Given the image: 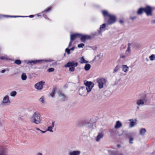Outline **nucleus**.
Here are the masks:
<instances>
[{"mask_svg":"<svg viewBox=\"0 0 155 155\" xmlns=\"http://www.w3.org/2000/svg\"><path fill=\"white\" fill-rule=\"evenodd\" d=\"M145 101V99H138L136 101V104L138 106H143L144 105Z\"/></svg>","mask_w":155,"mask_h":155,"instance_id":"14","label":"nucleus"},{"mask_svg":"<svg viewBox=\"0 0 155 155\" xmlns=\"http://www.w3.org/2000/svg\"><path fill=\"white\" fill-rule=\"evenodd\" d=\"M6 59V57L5 56H2L0 58V59L1 60H4Z\"/></svg>","mask_w":155,"mask_h":155,"instance_id":"45","label":"nucleus"},{"mask_svg":"<svg viewBox=\"0 0 155 155\" xmlns=\"http://www.w3.org/2000/svg\"><path fill=\"white\" fill-rule=\"evenodd\" d=\"M78 63L77 62H75L74 61L69 62L65 65L64 67H65L68 68L70 67L69 70L71 71H74V67L78 66Z\"/></svg>","mask_w":155,"mask_h":155,"instance_id":"2","label":"nucleus"},{"mask_svg":"<svg viewBox=\"0 0 155 155\" xmlns=\"http://www.w3.org/2000/svg\"><path fill=\"white\" fill-rule=\"evenodd\" d=\"M146 60H147V61H148V59H147V58H146Z\"/></svg>","mask_w":155,"mask_h":155,"instance_id":"60","label":"nucleus"},{"mask_svg":"<svg viewBox=\"0 0 155 155\" xmlns=\"http://www.w3.org/2000/svg\"><path fill=\"white\" fill-rule=\"evenodd\" d=\"M99 87L100 89H101L103 87V85L106 82V80L105 79L101 78L97 80V81Z\"/></svg>","mask_w":155,"mask_h":155,"instance_id":"8","label":"nucleus"},{"mask_svg":"<svg viewBox=\"0 0 155 155\" xmlns=\"http://www.w3.org/2000/svg\"><path fill=\"white\" fill-rule=\"evenodd\" d=\"M44 83L45 82L43 81H41L35 84V87L38 90H41L43 88V86Z\"/></svg>","mask_w":155,"mask_h":155,"instance_id":"11","label":"nucleus"},{"mask_svg":"<svg viewBox=\"0 0 155 155\" xmlns=\"http://www.w3.org/2000/svg\"><path fill=\"white\" fill-rule=\"evenodd\" d=\"M11 103L9 96L6 95L5 96L2 101L1 104L2 105H8Z\"/></svg>","mask_w":155,"mask_h":155,"instance_id":"7","label":"nucleus"},{"mask_svg":"<svg viewBox=\"0 0 155 155\" xmlns=\"http://www.w3.org/2000/svg\"><path fill=\"white\" fill-rule=\"evenodd\" d=\"M2 124V123H1V122L0 121V126Z\"/></svg>","mask_w":155,"mask_h":155,"instance_id":"58","label":"nucleus"},{"mask_svg":"<svg viewBox=\"0 0 155 155\" xmlns=\"http://www.w3.org/2000/svg\"><path fill=\"white\" fill-rule=\"evenodd\" d=\"M109 18L108 20V23L109 25L112 24L114 23L116 20L115 16L111 15H109Z\"/></svg>","mask_w":155,"mask_h":155,"instance_id":"10","label":"nucleus"},{"mask_svg":"<svg viewBox=\"0 0 155 155\" xmlns=\"http://www.w3.org/2000/svg\"><path fill=\"white\" fill-rule=\"evenodd\" d=\"M129 121H130V127H133L137 124V120L136 119H130Z\"/></svg>","mask_w":155,"mask_h":155,"instance_id":"19","label":"nucleus"},{"mask_svg":"<svg viewBox=\"0 0 155 155\" xmlns=\"http://www.w3.org/2000/svg\"><path fill=\"white\" fill-rule=\"evenodd\" d=\"M30 120L33 123L38 124L41 123L42 117L39 113L35 112L30 118Z\"/></svg>","mask_w":155,"mask_h":155,"instance_id":"1","label":"nucleus"},{"mask_svg":"<svg viewBox=\"0 0 155 155\" xmlns=\"http://www.w3.org/2000/svg\"><path fill=\"white\" fill-rule=\"evenodd\" d=\"M85 87H81L79 89V94L84 96L87 95V93L86 91Z\"/></svg>","mask_w":155,"mask_h":155,"instance_id":"9","label":"nucleus"},{"mask_svg":"<svg viewBox=\"0 0 155 155\" xmlns=\"http://www.w3.org/2000/svg\"><path fill=\"white\" fill-rule=\"evenodd\" d=\"M43 61H50L49 60H30L28 61L27 62V64H30L32 65L33 64H40L42 63Z\"/></svg>","mask_w":155,"mask_h":155,"instance_id":"6","label":"nucleus"},{"mask_svg":"<svg viewBox=\"0 0 155 155\" xmlns=\"http://www.w3.org/2000/svg\"><path fill=\"white\" fill-rule=\"evenodd\" d=\"M80 37H81V40L83 42H85L86 40L91 39V38L90 35H81Z\"/></svg>","mask_w":155,"mask_h":155,"instance_id":"13","label":"nucleus"},{"mask_svg":"<svg viewBox=\"0 0 155 155\" xmlns=\"http://www.w3.org/2000/svg\"><path fill=\"white\" fill-rule=\"evenodd\" d=\"M137 109H139V107H138V106L137 107Z\"/></svg>","mask_w":155,"mask_h":155,"instance_id":"59","label":"nucleus"},{"mask_svg":"<svg viewBox=\"0 0 155 155\" xmlns=\"http://www.w3.org/2000/svg\"><path fill=\"white\" fill-rule=\"evenodd\" d=\"M81 152L79 150H71L69 153V155H80Z\"/></svg>","mask_w":155,"mask_h":155,"instance_id":"18","label":"nucleus"},{"mask_svg":"<svg viewBox=\"0 0 155 155\" xmlns=\"http://www.w3.org/2000/svg\"><path fill=\"white\" fill-rule=\"evenodd\" d=\"M127 45L128 47L125 51V55H124L122 54H121L120 55V58L125 59L127 56H128L130 54L131 52V44L130 43H128Z\"/></svg>","mask_w":155,"mask_h":155,"instance_id":"4","label":"nucleus"},{"mask_svg":"<svg viewBox=\"0 0 155 155\" xmlns=\"http://www.w3.org/2000/svg\"><path fill=\"white\" fill-rule=\"evenodd\" d=\"M146 132V130L145 128H142L140 130V134L142 135H143Z\"/></svg>","mask_w":155,"mask_h":155,"instance_id":"28","label":"nucleus"},{"mask_svg":"<svg viewBox=\"0 0 155 155\" xmlns=\"http://www.w3.org/2000/svg\"><path fill=\"white\" fill-rule=\"evenodd\" d=\"M101 34H99V30H97V32H95L94 33L92 34V35L93 36H98L100 35H101Z\"/></svg>","mask_w":155,"mask_h":155,"instance_id":"37","label":"nucleus"},{"mask_svg":"<svg viewBox=\"0 0 155 155\" xmlns=\"http://www.w3.org/2000/svg\"><path fill=\"white\" fill-rule=\"evenodd\" d=\"M30 18H32L34 17V15H30L29 16Z\"/></svg>","mask_w":155,"mask_h":155,"instance_id":"54","label":"nucleus"},{"mask_svg":"<svg viewBox=\"0 0 155 155\" xmlns=\"http://www.w3.org/2000/svg\"><path fill=\"white\" fill-rule=\"evenodd\" d=\"M143 12H144L143 8H140L138 10L137 13L138 15H141Z\"/></svg>","mask_w":155,"mask_h":155,"instance_id":"31","label":"nucleus"},{"mask_svg":"<svg viewBox=\"0 0 155 155\" xmlns=\"http://www.w3.org/2000/svg\"><path fill=\"white\" fill-rule=\"evenodd\" d=\"M14 63L18 65H19L21 64V61L19 60H16L15 61Z\"/></svg>","mask_w":155,"mask_h":155,"instance_id":"36","label":"nucleus"},{"mask_svg":"<svg viewBox=\"0 0 155 155\" xmlns=\"http://www.w3.org/2000/svg\"><path fill=\"white\" fill-rule=\"evenodd\" d=\"M117 146L118 147H120V144H117Z\"/></svg>","mask_w":155,"mask_h":155,"instance_id":"56","label":"nucleus"},{"mask_svg":"<svg viewBox=\"0 0 155 155\" xmlns=\"http://www.w3.org/2000/svg\"><path fill=\"white\" fill-rule=\"evenodd\" d=\"M91 68V66L90 64H86L84 66V69L86 71H88Z\"/></svg>","mask_w":155,"mask_h":155,"instance_id":"26","label":"nucleus"},{"mask_svg":"<svg viewBox=\"0 0 155 155\" xmlns=\"http://www.w3.org/2000/svg\"><path fill=\"white\" fill-rule=\"evenodd\" d=\"M58 98L61 101H65L67 100V96L64 94L62 92L60 91L57 92Z\"/></svg>","mask_w":155,"mask_h":155,"instance_id":"5","label":"nucleus"},{"mask_svg":"<svg viewBox=\"0 0 155 155\" xmlns=\"http://www.w3.org/2000/svg\"><path fill=\"white\" fill-rule=\"evenodd\" d=\"M151 23H152V24H154L155 23V20H152L151 21Z\"/></svg>","mask_w":155,"mask_h":155,"instance_id":"50","label":"nucleus"},{"mask_svg":"<svg viewBox=\"0 0 155 155\" xmlns=\"http://www.w3.org/2000/svg\"><path fill=\"white\" fill-rule=\"evenodd\" d=\"M151 61H153L155 59V54H152L149 57Z\"/></svg>","mask_w":155,"mask_h":155,"instance_id":"33","label":"nucleus"},{"mask_svg":"<svg viewBox=\"0 0 155 155\" xmlns=\"http://www.w3.org/2000/svg\"><path fill=\"white\" fill-rule=\"evenodd\" d=\"M130 18L132 20H134V19L136 18V17L135 16H134V17H130Z\"/></svg>","mask_w":155,"mask_h":155,"instance_id":"49","label":"nucleus"},{"mask_svg":"<svg viewBox=\"0 0 155 155\" xmlns=\"http://www.w3.org/2000/svg\"><path fill=\"white\" fill-rule=\"evenodd\" d=\"M120 155H123V154H121V153L120 154Z\"/></svg>","mask_w":155,"mask_h":155,"instance_id":"61","label":"nucleus"},{"mask_svg":"<svg viewBox=\"0 0 155 155\" xmlns=\"http://www.w3.org/2000/svg\"><path fill=\"white\" fill-rule=\"evenodd\" d=\"M39 101L41 104H43L45 103V100L44 96H42L39 99Z\"/></svg>","mask_w":155,"mask_h":155,"instance_id":"30","label":"nucleus"},{"mask_svg":"<svg viewBox=\"0 0 155 155\" xmlns=\"http://www.w3.org/2000/svg\"><path fill=\"white\" fill-rule=\"evenodd\" d=\"M121 68L122 71L124 72H127L129 68L126 65H123L122 66Z\"/></svg>","mask_w":155,"mask_h":155,"instance_id":"22","label":"nucleus"},{"mask_svg":"<svg viewBox=\"0 0 155 155\" xmlns=\"http://www.w3.org/2000/svg\"><path fill=\"white\" fill-rule=\"evenodd\" d=\"M119 22H120V23H123V21H122V20H120V21H119Z\"/></svg>","mask_w":155,"mask_h":155,"instance_id":"55","label":"nucleus"},{"mask_svg":"<svg viewBox=\"0 0 155 155\" xmlns=\"http://www.w3.org/2000/svg\"><path fill=\"white\" fill-rule=\"evenodd\" d=\"M36 155H42V154L41 153H37Z\"/></svg>","mask_w":155,"mask_h":155,"instance_id":"51","label":"nucleus"},{"mask_svg":"<svg viewBox=\"0 0 155 155\" xmlns=\"http://www.w3.org/2000/svg\"><path fill=\"white\" fill-rule=\"evenodd\" d=\"M54 90H53L52 93L50 94V96L52 97H54Z\"/></svg>","mask_w":155,"mask_h":155,"instance_id":"41","label":"nucleus"},{"mask_svg":"<svg viewBox=\"0 0 155 155\" xmlns=\"http://www.w3.org/2000/svg\"><path fill=\"white\" fill-rule=\"evenodd\" d=\"M74 49L75 47L74 46L69 49L70 50V51H73L74 50Z\"/></svg>","mask_w":155,"mask_h":155,"instance_id":"48","label":"nucleus"},{"mask_svg":"<svg viewBox=\"0 0 155 155\" xmlns=\"http://www.w3.org/2000/svg\"><path fill=\"white\" fill-rule=\"evenodd\" d=\"M4 16H8V17H15V18H16V17H25V16H9V15H4Z\"/></svg>","mask_w":155,"mask_h":155,"instance_id":"42","label":"nucleus"},{"mask_svg":"<svg viewBox=\"0 0 155 155\" xmlns=\"http://www.w3.org/2000/svg\"><path fill=\"white\" fill-rule=\"evenodd\" d=\"M47 131H46V130L45 131H42L41 130V132L43 133H45Z\"/></svg>","mask_w":155,"mask_h":155,"instance_id":"52","label":"nucleus"},{"mask_svg":"<svg viewBox=\"0 0 155 155\" xmlns=\"http://www.w3.org/2000/svg\"><path fill=\"white\" fill-rule=\"evenodd\" d=\"M21 78L23 81H25L27 79V76L25 73H23L21 75Z\"/></svg>","mask_w":155,"mask_h":155,"instance_id":"29","label":"nucleus"},{"mask_svg":"<svg viewBox=\"0 0 155 155\" xmlns=\"http://www.w3.org/2000/svg\"><path fill=\"white\" fill-rule=\"evenodd\" d=\"M50 9H51V8H48L46 9V10H45L44 11V12H48V11H49L50 10Z\"/></svg>","mask_w":155,"mask_h":155,"instance_id":"47","label":"nucleus"},{"mask_svg":"<svg viewBox=\"0 0 155 155\" xmlns=\"http://www.w3.org/2000/svg\"><path fill=\"white\" fill-rule=\"evenodd\" d=\"M102 13L104 16H108V15H110L109 14H108L107 11L106 10H104L102 11Z\"/></svg>","mask_w":155,"mask_h":155,"instance_id":"34","label":"nucleus"},{"mask_svg":"<svg viewBox=\"0 0 155 155\" xmlns=\"http://www.w3.org/2000/svg\"><path fill=\"white\" fill-rule=\"evenodd\" d=\"M54 126V122H53L51 126H49L48 127L46 131H49L51 132H53V128Z\"/></svg>","mask_w":155,"mask_h":155,"instance_id":"20","label":"nucleus"},{"mask_svg":"<svg viewBox=\"0 0 155 155\" xmlns=\"http://www.w3.org/2000/svg\"><path fill=\"white\" fill-rule=\"evenodd\" d=\"M72 41H71L70 40V41L69 42V45H68V48H69L71 46V44H72Z\"/></svg>","mask_w":155,"mask_h":155,"instance_id":"46","label":"nucleus"},{"mask_svg":"<svg viewBox=\"0 0 155 155\" xmlns=\"http://www.w3.org/2000/svg\"><path fill=\"white\" fill-rule=\"evenodd\" d=\"M122 126V124L119 121H117L116 122V125L114 127L115 128H119Z\"/></svg>","mask_w":155,"mask_h":155,"instance_id":"25","label":"nucleus"},{"mask_svg":"<svg viewBox=\"0 0 155 155\" xmlns=\"http://www.w3.org/2000/svg\"><path fill=\"white\" fill-rule=\"evenodd\" d=\"M125 48H126V46H125L123 48V49H125Z\"/></svg>","mask_w":155,"mask_h":155,"instance_id":"57","label":"nucleus"},{"mask_svg":"<svg viewBox=\"0 0 155 155\" xmlns=\"http://www.w3.org/2000/svg\"><path fill=\"white\" fill-rule=\"evenodd\" d=\"M81 35L79 34H72L71 35L70 40L72 41L74 40L76 38L80 37Z\"/></svg>","mask_w":155,"mask_h":155,"instance_id":"16","label":"nucleus"},{"mask_svg":"<svg viewBox=\"0 0 155 155\" xmlns=\"http://www.w3.org/2000/svg\"><path fill=\"white\" fill-rule=\"evenodd\" d=\"M109 153L111 155H119L120 154L117 150H108Z\"/></svg>","mask_w":155,"mask_h":155,"instance_id":"24","label":"nucleus"},{"mask_svg":"<svg viewBox=\"0 0 155 155\" xmlns=\"http://www.w3.org/2000/svg\"><path fill=\"white\" fill-rule=\"evenodd\" d=\"M133 139H134L132 137L130 138V140H129L130 143H133V142H132V141H133Z\"/></svg>","mask_w":155,"mask_h":155,"instance_id":"43","label":"nucleus"},{"mask_svg":"<svg viewBox=\"0 0 155 155\" xmlns=\"http://www.w3.org/2000/svg\"><path fill=\"white\" fill-rule=\"evenodd\" d=\"M120 67L118 65H117L116 67H115L113 73H114L115 72H117L120 70Z\"/></svg>","mask_w":155,"mask_h":155,"instance_id":"32","label":"nucleus"},{"mask_svg":"<svg viewBox=\"0 0 155 155\" xmlns=\"http://www.w3.org/2000/svg\"><path fill=\"white\" fill-rule=\"evenodd\" d=\"M16 91H14L11 92L10 93V95L12 97H15L17 94Z\"/></svg>","mask_w":155,"mask_h":155,"instance_id":"35","label":"nucleus"},{"mask_svg":"<svg viewBox=\"0 0 155 155\" xmlns=\"http://www.w3.org/2000/svg\"><path fill=\"white\" fill-rule=\"evenodd\" d=\"M8 149L5 148H1L0 150V155H6L8 153Z\"/></svg>","mask_w":155,"mask_h":155,"instance_id":"17","label":"nucleus"},{"mask_svg":"<svg viewBox=\"0 0 155 155\" xmlns=\"http://www.w3.org/2000/svg\"><path fill=\"white\" fill-rule=\"evenodd\" d=\"M6 71H8L9 69L8 68H7L6 69H3V70H2L1 71V72L2 73H5Z\"/></svg>","mask_w":155,"mask_h":155,"instance_id":"44","label":"nucleus"},{"mask_svg":"<svg viewBox=\"0 0 155 155\" xmlns=\"http://www.w3.org/2000/svg\"><path fill=\"white\" fill-rule=\"evenodd\" d=\"M84 84L86 86L85 88L87 93L90 92L94 86V83L91 81H84Z\"/></svg>","mask_w":155,"mask_h":155,"instance_id":"3","label":"nucleus"},{"mask_svg":"<svg viewBox=\"0 0 155 155\" xmlns=\"http://www.w3.org/2000/svg\"><path fill=\"white\" fill-rule=\"evenodd\" d=\"M106 27V25L105 24H103L101 26L99 30V34H101V32L102 31H104L105 30L104 28Z\"/></svg>","mask_w":155,"mask_h":155,"instance_id":"21","label":"nucleus"},{"mask_svg":"<svg viewBox=\"0 0 155 155\" xmlns=\"http://www.w3.org/2000/svg\"><path fill=\"white\" fill-rule=\"evenodd\" d=\"M54 71V69L53 68H50L48 69L47 71L48 72H53Z\"/></svg>","mask_w":155,"mask_h":155,"instance_id":"39","label":"nucleus"},{"mask_svg":"<svg viewBox=\"0 0 155 155\" xmlns=\"http://www.w3.org/2000/svg\"><path fill=\"white\" fill-rule=\"evenodd\" d=\"M79 62L81 64H83L87 63L88 62V61H86L85 60L84 57H82L80 59L79 61Z\"/></svg>","mask_w":155,"mask_h":155,"instance_id":"27","label":"nucleus"},{"mask_svg":"<svg viewBox=\"0 0 155 155\" xmlns=\"http://www.w3.org/2000/svg\"><path fill=\"white\" fill-rule=\"evenodd\" d=\"M86 126L88 129L92 130L95 128V124L94 123H87L86 125Z\"/></svg>","mask_w":155,"mask_h":155,"instance_id":"15","label":"nucleus"},{"mask_svg":"<svg viewBox=\"0 0 155 155\" xmlns=\"http://www.w3.org/2000/svg\"><path fill=\"white\" fill-rule=\"evenodd\" d=\"M103 136L104 134L103 133H98L96 138V141L97 142L99 141L101 138L103 137Z\"/></svg>","mask_w":155,"mask_h":155,"instance_id":"23","label":"nucleus"},{"mask_svg":"<svg viewBox=\"0 0 155 155\" xmlns=\"http://www.w3.org/2000/svg\"><path fill=\"white\" fill-rule=\"evenodd\" d=\"M36 130H39V131H41V130H40L39 128H37V127H36L35 128Z\"/></svg>","mask_w":155,"mask_h":155,"instance_id":"53","label":"nucleus"},{"mask_svg":"<svg viewBox=\"0 0 155 155\" xmlns=\"http://www.w3.org/2000/svg\"><path fill=\"white\" fill-rule=\"evenodd\" d=\"M144 12H145L147 15L150 16L152 15L151 9L150 7L147 6L143 8Z\"/></svg>","mask_w":155,"mask_h":155,"instance_id":"12","label":"nucleus"},{"mask_svg":"<svg viewBox=\"0 0 155 155\" xmlns=\"http://www.w3.org/2000/svg\"><path fill=\"white\" fill-rule=\"evenodd\" d=\"M65 51L68 54H70V50L68 48H66L65 49Z\"/></svg>","mask_w":155,"mask_h":155,"instance_id":"40","label":"nucleus"},{"mask_svg":"<svg viewBox=\"0 0 155 155\" xmlns=\"http://www.w3.org/2000/svg\"><path fill=\"white\" fill-rule=\"evenodd\" d=\"M84 46V44L83 43H81L78 45V47L79 48H83V47Z\"/></svg>","mask_w":155,"mask_h":155,"instance_id":"38","label":"nucleus"}]
</instances>
